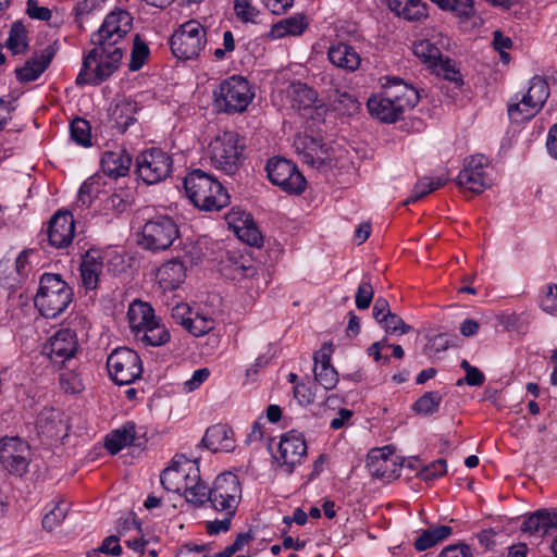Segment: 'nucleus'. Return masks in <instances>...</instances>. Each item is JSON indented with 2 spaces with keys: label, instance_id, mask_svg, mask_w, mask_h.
Segmentation results:
<instances>
[{
  "label": "nucleus",
  "instance_id": "nucleus-32",
  "mask_svg": "<svg viewBox=\"0 0 557 557\" xmlns=\"http://www.w3.org/2000/svg\"><path fill=\"white\" fill-rule=\"evenodd\" d=\"M314 380L324 389L331 391L336 387L338 383V373L331 364V357L322 352L320 357H314Z\"/></svg>",
  "mask_w": 557,
  "mask_h": 557
},
{
  "label": "nucleus",
  "instance_id": "nucleus-42",
  "mask_svg": "<svg viewBox=\"0 0 557 557\" xmlns=\"http://www.w3.org/2000/svg\"><path fill=\"white\" fill-rule=\"evenodd\" d=\"M71 138L83 147L91 146V127L87 120L76 117L70 125Z\"/></svg>",
  "mask_w": 557,
  "mask_h": 557
},
{
  "label": "nucleus",
  "instance_id": "nucleus-2",
  "mask_svg": "<svg viewBox=\"0 0 557 557\" xmlns=\"http://www.w3.org/2000/svg\"><path fill=\"white\" fill-rule=\"evenodd\" d=\"M184 188L191 203L203 211H220L230 203L223 185L202 170L191 171L184 180Z\"/></svg>",
  "mask_w": 557,
  "mask_h": 557
},
{
  "label": "nucleus",
  "instance_id": "nucleus-13",
  "mask_svg": "<svg viewBox=\"0 0 557 557\" xmlns=\"http://www.w3.org/2000/svg\"><path fill=\"white\" fill-rule=\"evenodd\" d=\"M197 467V461L185 456H176L171 466L162 471L160 482L168 492L181 495L187 484L195 480Z\"/></svg>",
  "mask_w": 557,
  "mask_h": 557
},
{
  "label": "nucleus",
  "instance_id": "nucleus-18",
  "mask_svg": "<svg viewBox=\"0 0 557 557\" xmlns=\"http://www.w3.org/2000/svg\"><path fill=\"white\" fill-rule=\"evenodd\" d=\"M294 147L302 157V161L312 168L322 169L333 161L330 148L314 137L299 135L294 140Z\"/></svg>",
  "mask_w": 557,
  "mask_h": 557
},
{
  "label": "nucleus",
  "instance_id": "nucleus-21",
  "mask_svg": "<svg viewBox=\"0 0 557 557\" xmlns=\"http://www.w3.org/2000/svg\"><path fill=\"white\" fill-rule=\"evenodd\" d=\"M63 414L54 408H44L36 420V430L38 435L48 440H59L66 433V425L63 421Z\"/></svg>",
  "mask_w": 557,
  "mask_h": 557
},
{
  "label": "nucleus",
  "instance_id": "nucleus-23",
  "mask_svg": "<svg viewBox=\"0 0 557 557\" xmlns=\"http://www.w3.org/2000/svg\"><path fill=\"white\" fill-rule=\"evenodd\" d=\"M203 445L213 453H230L235 449L236 441L233 430L227 424L218 423L207 429Z\"/></svg>",
  "mask_w": 557,
  "mask_h": 557
},
{
  "label": "nucleus",
  "instance_id": "nucleus-47",
  "mask_svg": "<svg viewBox=\"0 0 557 557\" xmlns=\"http://www.w3.org/2000/svg\"><path fill=\"white\" fill-rule=\"evenodd\" d=\"M432 67L438 76L454 83L456 87L462 85V76L449 59L441 58Z\"/></svg>",
  "mask_w": 557,
  "mask_h": 557
},
{
  "label": "nucleus",
  "instance_id": "nucleus-45",
  "mask_svg": "<svg viewBox=\"0 0 557 557\" xmlns=\"http://www.w3.org/2000/svg\"><path fill=\"white\" fill-rule=\"evenodd\" d=\"M215 326L213 318L206 313L194 312L188 322L187 331L194 336H202L212 331Z\"/></svg>",
  "mask_w": 557,
  "mask_h": 557
},
{
  "label": "nucleus",
  "instance_id": "nucleus-17",
  "mask_svg": "<svg viewBox=\"0 0 557 557\" xmlns=\"http://www.w3.org/2000/svg\"><path fill=\"white\" fill-rule=\"evenodd\" d=\"M78 349L76 333L70 329H61L45 345V354L57 364L72 359Z\"/></svg>",
  "mask_w": 557,
  "mask_h": 557
},
{
  "label": "nucleus",
  "instance_id": "nucleus-58",
  "mask_svg": "<svg viewBox=\"0 0 557 557\" xmlns=\"http://www.w3.org/2000/svg\"><path fill=\"white\" fill-rule=\"evenodd\" d=\"M373 287L369 281H362L357 289L356 306L360 310L368 309L373 299Z\"/></svg>",
  "mask_w": 557,
  "mask_h": 557
},
{
  "label": "nucleus",
  "instance_id": "nucleus-5",
  "mask_svg": "<svg viewBox=\"0 0 557 557\" xmlns=\"http://www.w3.org/2000/svg\"><path fill=\"white\" fill-rule=\"evenodd\" d=\"M245 144L235 132L219 134L209 145L210 159L214 168L234 174L242 161Z\"/></svg>",
  "mask_w": 557,
  "mask_h": 557
},
{
  "label": "nucleus",
  "instance_id": "nucleus-14",
  "mask_svg": "<svg viewBox=\"0 0 557 557\" xmlns=\"http://www.w3.org/2000/svg\"><path fill=\"white\" fill-rule=\"evenodd\" d=\"M307 456V444L301 433L289 431L281 436L275 459L280 467L290 474Z\"/></svg>",
  "mask_w": 557,
  "mask_h": 557
},
{
  "label": "nucleus",
  "instance_id": "nucleus-46",
  "mask_svg": "<svg viewBox=\"0 0 557 557\" xmlns=\"http://www.w3.org/2000/svg\"><path fill=\"white\" fill-rule=\"evenodd\" d=\"M69 511V505L63 502H57L52 504V508L42 518V527L46 530H53L62 523Z\"/></svg>",
  "mask_w": 557,
  "mask_h": 557
},
{
  "label": "nucleus",
  "instance_id": "nucleus-54",
  "mask_svg": "<svg viewBox=\"0 0 557 557\" xmlns=\"http://www.w3.org/2000/svg\"><path fill=\"white\" fill-rule=\"evenodd\" d=\"M255 536L251 531L239 533L235 541L226 546L222 552L215 554V557H230L234 556L235 554L243 552L246 546H248L252 541Z\"/></svg>",
  "mask_w": 557,
  "mask_h": 557
},
{
  "label": "nucleus",
  "instance_id": "nucleus-37",
  "mask_svg": "<svg viewBox=\"0 0 557 557\" xmlns=\"http://www.w3.org/2000/svg\"><path fill=\"white\" fill-rule=\"evenodd\" d=\"M306 26L307 24L302 16H292L274 24L270 30V36L274 39L283 38L287 35L297 36L305 30Z\"/></svg>",
  "mask_w": 557,
  "mask_h": 557
},
{
  "label": "nucleus",
  "instance_id": "nucleus-36",
  "mask_svg": "<svg viewBox=\"0 0 557 557\" xmlns=\"http://www.w3.org/2000/svg\"><path fill=\"white\" fill-rule=\"evenodd\" d=\"M453 533L448 525H435L424 530L414 541V548L419 552L426 550L437 543L444 541Z\"/></svg>",
  "mask_w": 557,
  "mask_h": 557
},
{
  "label": "nucleus",
  "instance_id": "nucleus-52",
  "mask_svg": "<svg viewBox=\"0 0 557 557\" xmlns=\"http://www.w3.org/2000/svg\"><path fill=\"white\" fill-rule=\"evenodd\" d=\"M234 13L242 23H257L260 12L252 0H234Z\"/></svg>",
  "mask_w": 557,
  "mask_h": 557
},
{
  "label": "nucleus",
  "instance_id": "nucleus-55",
  "mask_svg": "<svg viewBox=\"0 0 557 557\" xmlns=\"http://www.w3.org/2000/svg\"><path fill=\"white\" fill-rule=\"evenodd\" d=\"M398 16L408 21H420L428 16L426 7L421 0H411L404 7Z\"/></svg>",
  "mask_w": 557,
  "mask_h": 557
},
{
  "label": "nucleus",
  "instance_id": "nucleus-33",
  "mask_svg": "<svg viewBox=\"0 0 557 557\" xmlns=\"http://www.w3.org/2000/svg\"><path fill=\"white\" fill-rule=\"evenodd\" d=\"M541 111L536 107V101L533 100L530 94H524L521 99L516 98L508 104V115L515 123H522L530 121Z\"/></svg>",
  "mask_w": 557,
  "mask_h": 557
},
{
  "label": "nucleus",
  "instance_id": "nucleus-62",
  "mask_svg": "<svg viewBox=\"0 0 557 557\" xmlns=\"http://www.w3.org/2000/svg\"><path fill=\"white\" fill-rule=\"evenodd\" d=\"M194 312L191 308L184 302L175 305L171 310V317L177 323L183 325L186 330L188 326V322L190 321Z\"/></svg>",
  "mask_w": 557,
  "mask_h": 557
},
{
  "label": "nucleus",
  "instance_id": "nucleus-51",
  "mask_svg": "<svg viewBox=\"0 0 557 557\" xmlns=\"http://www.w3.org/2000/svg\"><path fill=\"white\" fill-rule=\"evenodd\" d=\"M527 92L532 96L533 100L536 101V107H540L541 109L545 104L550 94L547 82L540 76H534L530 81V86Z\"/></svg>",
  "mask_w": 557,
  "mask_h": 557
},
{
  "label": "nucleus",
  "instance_id": "nucleus-50",
  "mask_svg": "<svg viewBox=\"0 0 557 557\" xmlns=\"http://www.w3.org/2000/svg\"><path fill=\"white\" fill-rule=\"evenodd\" d=\"M149 48L148 46L140 39V36L137 34L134 38V45L131 52V60L128 67L131 71H138L143 67L145 61L149 57Z\"/></svg>",
  "mask_w": 557,
  "mask_h": 557
},
{
  "label": "nucleus",
  "instance_id": "nucleus-35",
  "mask_svg": "<svg viewBox=\"0 0 557 557\" xmlns=\"http://www.w3.org/2000/svg\"><path fill=\"white\" fill-rule=\"evenodd\" d=\"M52 59L49 52H42L32 58L24 66L16 70V76L21 82H33L37 79L48 67Z\"/></svg>",
  "mask_w": 557,
  "mask_h": 557
},
{
  "label": "nucleus",
  "instance_id": "nucleus-1",
  "mask_svg": "<svg viewBox=\"0 0 557 557\" xmlns=\"http://www.w3.org/2000/svg\"><path fill=\"white\" fill-rule=\"evenodd\" d=\"M132 27L133 18L124 10L112 11L106 16L100 28L91 34L94 48L83 58L76 84L99 85L117 70L124 54L119 44Z\"/></svg>",
  "mask_w": 557,
  "mask_h": 557
},
{
  "label": "nucleus",
  "instance_id": "nucleus-48",
  "mask_svg": "<svg viewBox=\"0 0 557 557\" xmlns=\"http://www.w3.org/2000/svg\"><path fill=\"white\" fill-rule=\"evenodd\" d=\"M5 45L13 54H18L26 50V33L21 24L14 23L12 25Z\"/></svg>",
  "mask_w": 557,
  "mask_h": 557
},
{
  "label": "nucleus",
  "instance_id": "nucleus-43",
  "mask_svg": "<svg viewBox=\"0 0 557 557\" xmlns=\"http://www.w3.org/2000/svg\"><path fill=\"white\" fill-rule=\"evenodd\" d=\"M443 396L440 392H426L413 405V409L424 416L437 412Z\"/></svg>",
  "mask_w": 557,
  "mask_h": 557
},
{
  "label": "nucleus",
  "instance_id": "nucleus-15",
  "mask_svg": "<svg viewBox=\"0 0 557 557\" xmlns=\"http://www.w3.org/2000/svg\"><path fill=\"white\" fill-rule=\"evenodd\" d=\"M0 463L12 474L23 475L29 465V446L18 437L0 441Z\"/></svg>",
  "mask_w": 557,
  "mask_h": 557
},
{
  "label": "nucleus",
  "instance_id": "nucleus-16",
  "mask_svg": "<svg viewBox=\"0 0 557 557\" xmlns=\"http://www.w3.org/2000/svg\"><path fill=\"white\" fill-rule=\"evenodd\" d=\"M367 467L372 476L391 481L400 475L403 463L389 446H384L368 454Z\"/></svg>",
  "mask_w": 557,
  "mask_h": 557
},
{
  "label": "nucleus",
  "instance_id": "nucleus-24",
  "mask_svg": "<svg viewBox=\"0 0 557 557\" xmlns=\"http://www.w3.org/2000/svg\"><path fill=\"white\" fill-rule=\"evenodd\" d=\"M367 107L372 116L385 123H395L405 112L384 91L369 98Z\"/></svg>",
  "mask_w": 557,
  "mask_h": 557
},
{
  "label": "nucleus",
  "instance_id": "nucleus-39",
  "mask_svg": "<svg viewBox=\"0 0 557 557\" xmlns=\"http://www.w3.org/2000/svg\"><path fill=\"white\" fill-rule=\"evenodd\" d=\"M210 488L206 485V483L200 479L199 467L196 470V478L193 483H188L186 490H184L183 495L186 500L195 506H202L208 502Z\"/></svg>",
  "mask_w": 557,
  "mask_h": 557
},
{
  "label": "nucleus",
  "instance_id": "nucleus-57",
  "mask_svg": "<svg viewBox=\"0 0 557 557\" xmlns=\"http://www.w3.org/2000/svg\"><path fill=\"white\" fill-rule=\"evenodd\" d=\"M35 255L33 249H25L20 252V255L13 261L15 270L20 274L23 281H25L29 273L33 270V265L30 262V256Z\"/></svg>",
  "mask_w": 557,
  "mask_h": 557
},
{
  "label": "nucleus",
  "instance_id": "nucleus-56",
  "mask_svg": "<svg viewBox=\"0 0 557 557\" xmlns=\"http://www.w3.org/2000/svg\"><path fill=\"white\" fill-rule=\"evenodd\" d=\"M387 333H400L406 334L411 331V326L404 322V320L395 314L389 313L387 317H383L381 323Z\"/></svg>",
  "mask_w": 557,
  "mask_h": 557
},
{
  "label": "nucleus",
  "instance_id": "nucleus-10",
  "mask_svg": "<svg viewBox=\"0 0 557 557\" xmlns=\"http://www.w3.org/2000/svg\"><path fill=\"white\" fill-rule=\"evenodd\" d=\"M173 169L172 157L159 148L143 151L136 158L138 176L148 185L157 184L170 176Z\"/></svg>",
  "mask_w": 557,
  "mask_h": 557
},
{
  "label": "nucleus",
  "instance_id": "nucleus-38",
  "mask_svg": "<svg viewBox=\"0 0 557 557\" xmlns=\"http://www.w3.org/2000/svg\"><path fill=\"white\" fill-rule=\"evenodd\" d=\"M136 337L147 346H161L169 342L170 333L168 329L156 319L151 325L144 329L140 335Z\"/></svg>",
  "mask_w": 557,
  "mask_h": 557
},
{
  "label": "nucleus",
  "instance_id": "nucleus-49",
  "mask_svg": "<svg viewBox=\"0 0 557 557\" xmlns=\"http://www.w3.org/2000/svg\"><path fill=\"white\" fill-rule=\"evenodd\" d=\"M23 282L24 281L15 270L13 261L9 258H3L0 261V283L8 288H13Z\"/></svg>",
  "mask_w": 557,
  "mask_h": 557
},
{
  "label": "nucleus",
  "instance_id": "nucleus-20",
  "mask_svg": "<svg viewBox=\"0 0 557 557\" xmlns=\"http://www.w3.org/2000/svg\"><path fill=\"white\" fill-rule=\"evenodd\" d=\"M383 91L404 111L416 107L420 99V92L398 77H387Z\"/></svg>",
  "mask_w": 557,
  "mask_h": 557
},
{
  "label": "nucleus",
  "instance_id": "nucleus-40",
  "mask_svg": "<svg viewBox=\"0 0 557 557\" xmlns=\"http://www.w3.org/2000/svg\"><path fill=\"white\" fill-rule=\"evenodd\" d=\"M447 178L444 176L437 177H423L418 181L412 191V195L405 201V205H409L411 202H416L421 199L423 196L428 195L431 191L436 190L441 186L445 185Z\"/></svg>",
  "mask_w": 557,
  "mask_h": 557
},
{
  "label": "nucleus",
  "instance_id": "nucleus-4",
  "mask_svg": "<svg viewBox=\"0 0 557 557\" xmlns=\"http://www.w3.org/2000/svg\"><path fill=\"white\" fill-rule=\"evenodd\" d=\"M214 107L227 114L246 111L255 97L249 82L239 75L223 79L213 90Z\"/></svg>",
  "mask_w": 557,
  "mask_h": 557
},
{
  "label": "nucleus",
  "instance_id": "nucleus-19",
  "mask_svg": "<svg viewBox=\"0 0 557 557\" xmlns=\"http://www.w3.org/2000/svg\"><path fill=\"white\" fill-rule=\"evenodd\" d=\"M48 239L54 248L71 245L75 233V221L71 212L59 210L52 215L48 225Z\"/></svg>",
  "mask_w": 557,
  "mask_h": 557
},
{
  "label": "nucleus",
  "instance_id": "nucleus-8",
  "mask_svg": "<svg viewBox=\"0 0 557 557\" xmlns=\"http://www.w3.org/2000/svg\"><path fill=\"white\" fill-rule=\"evenodd\" d=\"M110 377L119 385H128L141 376L143 363L137 352L127 347L114 349L107 359Z\"/></svg>",
  "mask_w": 557,
  "mask_h": 557
},
{
  "label": "nucleus",
  "instance_id": "nucleus-3",
  "mask_svg": "<svg viewBox=\"0 0 557 557\" xmlns=\"http://www.w3.org/2000/svg\"><path fill=\"white\" fill-rule=\"evenodd\" d=\"M73 292L61 275L45 273L39 281L35 296V306L40 314L48 319L57 318L72 302Z\"/></svg>",
  "mask_w": 557,
  "mask_h": 557
},
{
  "label": "nucleus",
  "instance_id": "nucleus-59",
  "mask_svg": "<svg viewBox=\"0 0 557 557\" xmlns=\"http://www.w3.org/2000/svg\"><path fill=\"white\" fill-rule=\"evenodd\" d=\"M60 385L66 393L76 394L84 389V384L78 374L73 372H63L60 375Z\"/></svg>",
  "mask_w": 557,
  "mask_h": 557
},
{
  "label": "nucleus",
  "instance_id": "nucleus-41",
  "mask_svg": "<svg viewBox=\"0 0 557 557\" xmlns=\"http://www.w3.org/2000/svg\"><path fill=\"white\" fill-rule=\"evenodd\" d=\"M413 53L430 67H432L442 58V52L438 47L432 44L429 39L414 42Z\"/></svg>",
  "mask_w": 557,
  "mask_h": 557
},
{
  "label": "nucleus",
  "instance_id": "nucleus-12",
  "mask_svg": "<svg viewBox=\"0 0 557 557\" xmlns=\"http://www.w3.org/2000/svg\"><path fill=\"white\" fill-rule=\"evenodd\" d=\"M269 180L284 191L299 195L306 189V178L297 166L285 158H273L265 166Z\"/></svg>",
  "mask_w": 557,
  "mask_h": 557
},
{
  "label": "nucleus",
  "instance_id": "nucleus-22",
  "mask_svg": "<svg viewBox=\"0 0 557 557\" xmlns=\"http://www.w3.org/2000/svg\"><path fill=\"white\" fill-rule=\"evenodd\" d=\"M521 530L536 536L557 531V510L540 509L532 512L524 518Z\"/></svg>",
  "mask_w": 557,
  "mask_h": 557
},
{
  "label": "nucleus",
  "instance_id": "nucleus-64",
  "mask_svg": "<svg viewBox=\"0 0 557 557\" xmlns=\"http://www.w3.org/2000/svg\"><path fill=\"white\" fill-rule=\"evenodd\" d=\"M438 557H473V555L469 545L460 543L446 546Z\"/></svg>",
  "mask_w": 557,
  "mask_h": 557
},
{
  "label": "nucleus",
  "instance_id": "nucleus-28",
  "mask_svg": "<svg viewBox=\"0 0 557 557\" xmlns=\"http://www.w3.org/2000/svg\"><path fill=\"white\" fill-rule=\"evenodd\" d=\"M127 319L134 335L139 336L141 331L151 325L157 318L149 304L135 300L128 307Z\"/></svg>",
  "mask_w": 557,
  "mask_h": 557
},
{
  "label": "nucleus",
  "instance_id": "nucleus-44",
  "mask_svg": "<svg viewBox=\"0 0 557 557\" xmlns=\"http://www.w3.org/2000/svg\"><path fill=\"white\" fill-rule=\"evenodd\" d=\"M242 222L243 225H235L238 238L250 246L260 247L263 238L258 227L250 222L248 216Z\"/></svg>",
  "mask_w": 557,
  "mask_h": 557
},
{
  "label": "nucleus",
  "instance_id": "nucleus-31",
  "mask_svg": "<svg viewBox=\"0 0 557 557\" xmlns=\"http://www.w3.org/2000/svg\"><path fill=\"white\" fill-rule=\"evenodd\" d=\"M103 263L99 256L88 251L81 263L82 285L86 290H94L98 286L99 275L102 272Z\"/></svg>",
  "mask_w": 557,
  "mask_h": 557
},
{
  "label": "nucleus",
  "instance_id": "nucleus-25",
  "mask_svg": "<svg viewBox=\"0 0 557 557\" xmlns=\"http://www.w3.org/2000/svg\"><path fill=\"white\" fill-rule=\"evenodd\" d=\"M138 111L139 106L134 100L124 99L117 102L109 112V120L112 127L120 133L126 132L127 128L137 121L136 114Z\"/></svg>",
  "mask_w": 557,
  "mask_h": 557
},
{
  "label": "nucleus",
  "instance_id": "nucleus-34",
  "mask_svg": "<svg viewBox=\"0 0 557 557\" xmlns=\"http://www.w3.org/2000/svg\"><path fill=\"white\" fill-rule=\"evenodd\" d=\"M292 108L301 111L311 109L317 101V92L304 83H292L287 90Z\"/></svg>",
  "mask_w": 557,
  "mask_h": 557
},
{
  "label": "nucleus",
  "instance_id": "nucleus-26",
  "mask_svg": "<svg viewBox=\"0 0 557 557\" xmlns=\"http://www.w3.org/2000/svg\"><path fill=\"white\" fill-rule=\"evenodd\" d=\"M329 60L332 64L345 71H356L361 62L359 53L346 42H336L329 48Z\"/></svg>",
  "mask_w": 557,
  "mask_h": 557
},
{
  "label": "nucleus",
  "instance_id": "nucleus-29",
  "mask_svg": "<svg viewBox=\"0 0 557 557\" xmlns=\"http://www.w3.org/2000/svg\"><path fill=\"white\" fill-rule=\"evenodd\" d=\"M132 164V158L125 151H107L101 158V170L110 177L125 176Z\"/></svg>",
  "mask_w": 557,
  "mask_h": 557
},
{
  "label": "nucleus",
  "instance_id": "nucleus-27",
  "mask_svg": "<svg viewBox=\"0 0 557 557\" xmlns=\"http://www.w3.org/2000/svg\"><path fill=\"white\" fill-rule=\"evenodd\" d=\"M186 265L178 259L163 263L156 273L157 281L163 289L173 290L185 280Z\"/></svg>",
  "mask_w": 557,
  "mask_h": 557
},
{
  "label": "nucleus",
  "instance_id": "nucleus-60",
  "mask_svg": "<svg viewBox=\"0 0 557 557\" xmlns=\"http://www.w3.org/2000/svg\"><path fill=\"white\" fill-rule=\"evenodd\" d=\"M98 193V183L94 177L86 180L78 190V202L82 206H89Z\"/></svg>",
  "mask_w": 557,
  "mask_h": 557
},
{
  "label": "nucleus",
  "instance_id": "nucleus-9",
  "mask_svg": "<svg viewBox=\"0 0 557 557\" xmlns=\"http://www.w3.org/2000/svg\"><path fill=\"white\" fill-rule=\"evenodd\" d=\"M240 498L242 487L237 475L226 472L213 481L208 502L214 510L231 515L236 512Z\"/></svg>",
  "mask_w": 557,
  "mask_h": 557
},
{
  "label": "nucleus",
  "instance_id": "nucleus-30",
  "mask_svg": "<svg viewBox=\"0 0 557 557\" xmlns=\"http://www.w3.org/2000/svg\"><path fill=\"white\" fill-rule=\"evenodd\" d=\"M135 437L136 424L133 421H127L122 426L111 431L107 435L104 446L112 455H114L124 447L133 444Z\"/></svg>",
  "mask_w": 557,
  "mask_h": 557
},
{
  "label": "nucleus",
  "instance_id": "nucleus-7",
  "mask_svg": "<svg viewBox=\"0 0 557 557\" xmlns=\"http://www.w3.org/2000/svg\"><path fill=\"white\" fill-rule=\"evenodd\" d=\"M180 236L178 226L168 215H158L145 223L138 244L141 248L153 252L170 248Z\"/></svg>",
  "mask_w": 557,
  "mask_h": 557
},
{
  "label": "nucleus",
  "instance_id": "nucleus-63",
  "mask_svg": "<svg viewBox=\"0 0 557 557\" xmlns=\"http://www.w3.org/2000/svg\"><path fill=\"white\" fill-rule=\"evenodd\" d=\"M541 308L549 314H557V284L547 286V292L541 300Z\"/></svg>",
  "mask_w": 557,
  "mask_h": 557
},
{
  "label": "nucleus",
  "instance_id": "nucleus-61",
  "mask_svg": "<svg viewBox=\"0 0 557 557\" xmlns=\"http://www.w3.org/2000/svg\"><path fill=\"white\" fill-rule=\"evenodd\" d=\"M447 471L446 460L438 459L431 462L428 467H425L421 471V476L425 481L435 480L442 475H444Z\"/></svg>",
  "mask_w": 557,
  "mask_h": 557
},
{
  "label": "nucleus",
  "instance_id": "nucleus-6",
  "mask_svg": "<svg viewBox=\"0 0 557 557\" xmlns=\"http://www.w3.org/2000/svg\"><path fill=\"white\" fill-rule=\"evenodd\" d=\"M207 45V30L197 20H189L174 30L170 38L172 53L181 60L197 58Z\"/></svg>",
  "mask_w": 557,
  "mask_h": 557
},
{
  "label": "nucleus",
  "instance_id": "nucleus-11",
  "mask_svg": "<svg viewBox=\"0 0 557 557\" xmlns=\"http://www.w3.org/2000/svg\"><path fill=\"white\" fill-rule=\"evenodd\" d=\"M492 168L483 154L466 159L465 166L457 176V184L465 190L481 194L492 185Z\"/></svg>",
  "mask_w": 557,
  "mask_h": 557
},
{
  "label": "nucleus",
  "instance_id": "nucleus-53",
  "mask_svg": "<svg viewBox=\"0 0 557 557\" xmlns=\"http://www.w3.org/2000/svg\"><path fill=\"white\" fill-rule=\"evenodd\" d=\"M128 201L122 193H113L102 201L104 214H120L126 210Z\"/></svg>",
  "mask_w": 557,
  "mask_h": 557
}]
</instances>
